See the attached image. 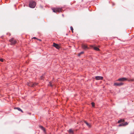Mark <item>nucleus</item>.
Listing matches in <instances>:
<instances>
[{
  "label": "nucleus",
  "instance_id": "1",
  "mask_svg": "<svg viewBox=\"0 0 134 134\" xmlns=\"http://www.w3.org/2000/svg\"><path fill=\"white\" fill-rule=\"evenodd\" d=\"M36 5V3L33 1H31L29 2V7L31 8H34Z\"/></svg>",
  "mask_w": 134,
  "mask_h": 134
},
{
  "label": "nucleus",
  "instance_id": "2",
  "mask_svg": "<svg viewBox=\"0 0 134 134\" xmlns=\"http://www.w3.org/2000/svg\"><path fill=\"white\" fill-rule=\"evenodd\" d=\"M52 10L53 12L55 13L60 12H62V9L59 8H52Z\"/></svg>",
  "mask_w": 134,
  "mask_h": 134
},
{
  "label": "nucleus",
  "instance_id": "3",
  "mask_svg": "<svg viewBox=\"0 0 134 134\" xmlns=\"http://www.w3.org/2000/svg\"><path fill=\"white\" fill-rule=\"evenodd\" d=\"M9 41L11 43V44L12 45L15 44L16 43V41L13 38L10 40Z\"/></svg>",
  "mask_w": 134,
  "mask_h": 134
},
{
  "label": "nucleus",
  "instance_id": "4",
  "mask_svg": "<svg viewBox=\"0 0 134 134\" xmlns=\"http://www.w3.org/2000/svg\"><path fill=\"white\" fill-rule=\"evenodd\" d=\"M53 46L58 49L60 48V47L59 45L55 43H53Z\"/></svg>",
  "mask_w": 134,
  "mask_h": 134
},
{
  "label": "nucleus",
  "instance_id": "5",
  "mask_svg": "<svg viewBox=\"0 0 134 134\" xmlns=\"http://www.w3.org/2000/svg\"><path fill=\"white\" fill-rule=\"evenodd\" d=\"M123 84L124 83L122 82H120V83H118L116 82L114 84V86H119L123 85Z\"/></svg>",
  "mask_w": 134,
  "mask_h": 134
},
{
  "label": "nucleus",
  "instance_id": "6",
  "mask_svg": "<svg viewBox=\"0 0 134 134\" xmlns=\"http://www.w3.org/2000/svg\"><path fill=\"white\" fill-rule=\"evenodd\" d=\"M95 78L97 80H101L103 79V77L101 76H96L95 77Z\"/></svg>",
  "mask_w": 134,
  "mask_h": 134
},
{
  "label": "nucleus",
  "instance_id": "7",
  "mask_svg": "<svg viewBox=\"0 0 134 134\" xmlns=\"http://www.w3.org/2000/svg\"><path fill=\"white\" fill-rule=\"evenodd\" d=\"M127 80L126 78L125 77L119 79L118 80L119 81H124Z\"/></svg>",
  "mask_w": 134,
  "mask_h": 134
},
{
  "label": "nucleus",
  "instance_id": "8",
  "mask_svg": "<svg viewBox=\"0 0 134 134\" xmlns=\"http://www.w3.org/2000/svg\"><path fill=\"white\" fill-rule=\"evenodd\" d=\"M84 123L89 128H90L91 127V125L88 123L87 121H84Z\"/></svg>",
  "mask_w": 134,
  "mask_h": 134
},
{
  "label": "nucleus",
  "instance_id": "9",
  "mask_svg": "<svg viewBox=\"0 0 134 134\" xmlns=\"http://www.w3.org/2000/svg\"><path fill=\"white\" fill-rule=\"evenodd\" d=\"M37 83H34L32 84L31 85H30V83H28L27 84V85L29 86H30L31 87H34V86H35V85H37Z\"/></svg>",
  "mask_w": 134,
  "mask_h": 134
},
{
  "label": "nucleus",
  "instance_id": "10",
  "mask_svg": "<svg viewBox=\"0 0 134 134\" xmlns=\"http://www.w3.org/2000/svg\"><path fill=\"white\" fill-rule=\"evenodd\" d=\"M39 127L44 131V132H45L46 130L45 128L44 127L41 126H40Z\"/></svg>",
  "mask_w": 134,
  "mask_h": 134
},
{
  "label": "nucleus",
  "instance_id": "11",
  "mask_svg": "<svg viewBox=\"0 0 134 134\" xmlns=\"http://www.w3.org/2000/svg\"><path fill=\"white\" fill-rule=\"evenodd\" d=\"M14 109H16L18 110L21 111L22 113H23V111L19 108V107H15L14 108Z\"/></svg>",
  "mask_w": 134,
  "mask_h": 134
},
{
  "label": "nucleus",
  "instance_id": "12",
  "mask_svg": "<svg viewBox=\"0 0 134 134\" xmlns=\"http://www.w3.org/2000/svg\"><path fill=\"white\" fill-rule=\"evenodd\" d=\"M82 47L83 49H86L88 48L87 46L84 44L82 46Z\"/></svg>",
  "mask_w": 134,
  "mask_h": 134
},
{
  "label": "nucleus",
  "instance_id": "13",
  "mask_svg": "<svg viewBox=\"0 0 134 134\" xmlns=\"http://www.w3.org/2000/svg\"><path fill=\"white\" fill-rule=\"evenodd\" d=\"M69 133L71 134H73L74 132L71 129H70L69 131Z\"/></svg>",
  "mask_w": 134,
  "mask_h": 134
},
{
  "label": "nucleus",
  "instance_id": "14",
  "mask_svg": "<svg viewBox=\"0 0 134 134\" xmlns=\"http://www.w3.org/2000/svg\"><path fill=\"white\" fill-rule=\"evenodd\" d=\"M124 121V119H121L119 120L118 121V123H120L123 122Z\"/></svg>",
  "mask_w": 134,
  "mask_h": 134
},
{
  "label": "nucleus",
  "instance_id": "15",
  "mask_svg": "<svg viewBox=\"0 0 134 134\" xmlns=\"http://www.w3.org/2000/svg\"><path fill=\"white\" fill-rule=\"evenodd\" d=\"M48 86L52 87L53 86V84L51 82H49V84L48 85Z\"/></svg>",
  "mask_w": 134,
  "mask_h": 134
},
{
  "label": "nucleus",
  "instance_id": "16",
  "mask_svg": "<svg viewBox=\"0 0 134 134\" xmlns=\"http://www.w3.org/2000/svg\"><path fill=\"white\" fill-rule=\"evenodd\" d=\"M94 49L96 51H98L99 50V49L97 47H94Z\"/></svg>",
  "mask_w": 134,
  "mask_h": 134
},
{
  "label": "nucleus",
  "instance_id": "17",
  "mask_svg": "<svg viewBox=\"0 0 134 134\" xmlns=\"http://www.w3.org/2000/svg\"><path fill=\"white\" fill-rule=\"evenodd\" d=\"M128 124V123L127 122H125V123H123L124 126H125L127 125Z\"/></svg>",
  "mask_w": 134,
  "mask_h": 134
},
{
  "label": "nucleus",
  "instance_id": "18",
  "mask_svg": "<svg viewBox=\"0 0 134 134\" xmlns=\"http://www.w3.org/2000/svg\"><path fill=\"white\" fill-rule=\"evenodd\" d=\"M83 53H84L83 52H82L79 53V54H78V56H79L81 55V54H83Z\"/></svg>",
  "mask_w": 134,
  "mask_h": 134
},
{
  "label": "nucleus",
  "instance_id": "19",
  "mask_svg": "<svg viewBox=\"0 0 134 134\" xmlns=\"http://www.w3.org/2000/svg\"><path fill=\"white\" fill-rule=\"evenodd\" d=\"M70 29L71 30L72 33H73V28L72 26H71L70 27Z\"/></svg>",
  "mask_w": 134,
  "mask_h": 134
},
{
  "label": "nucleus",
  "instance_id": "20",
  "mask_svg": "<svg viewBox=\"0 0 134 134\" xmlns=\"http://www.w3.org/2000/svg\"><path fill=\"white\" fill-rule=\"evenodd\" d=\"M119 126H124L123 123H122L120 124L119 125Z\"/></svg>",
  "mask_w": 134,
  "mask_h": 134
},
{
  "label": "nucleus",
  "instance_id": "21",
  "mask_svg": "<svg viewBox=\"0 0 134 134\" xmlns=\"http://www.w3.org/2000/svg\"><path fill=\"white\" fill-rule=\"evenodd\" d=\"M91 104L92 107H94V103L93 102L91 103Z\"/></svg>",
  "mask_w": 134,
  "mask_h": 134
},
{
  "label": "nucleus",
  "instance_id": "22",
  "mask_svg": "<svg viewBox=\"0 0 134 134\" xmlns=\"http://www.w3.org/2000/svg\"><path fill=\"white\" fill-rule=\"evenodd\" d=\"M0 61L2 62H3V59L1 58L0 59Z\"/></svg>",
  "mask_w": 134,
  "mask_h": 134
},
{
  "label": "nucleus",
  "instance_id": "23",
  "mask_svg": "<svg viewBox=\"0 0 134 134\" xmlns=\"http://www.w3.org/2000/svg\"><path fill=\"white\" fill-rule=\"evenodd\" d=\"M43 77V76H41V77H40V79H42Z\"/></svg>",
  "mask_w": 134,
  "mask_h": 134
},
{
  "label": "nucleus",
  "instance_id": "24",
  "mask_svg": "<svg viewBox=\"0 0 134 134\" xmlns=\"http://www.w3.org/2000/svg\"><path fill=\"white\" fill-rule=\"evenodd\" d=\"M33 38H36V37H34Z\"/></svg>",
  "mask_w": 134,
  "mask_h": 134
},
{
  "label": "nucleus",
  "instance_id": "25",
  "mask_svg": "<svg viewBox=\"0 0 134 134\" xmlns=\"http://www.w3.org/2000/svg\"><path fill=\"white\" fill-rule=\"evenodd\" d=\"M39 41H41V40H40V39H39Z\"/></svg>",
  "mask_w": 134,
  "mask_h": 134
},
{
  "label": "nucleus",
  "instance_id": "26",
  "mask_svg": "<svg viewBox=\"0 0 134 134\" xmlns=\"http://www.w3.org/2000/svg\"><path fill=\"white\" fill-rule=\"evenodd\" d=\"M133 81V80H131V81Z\"/></svg>",
  "mask_w": 134,
  "mask_h": 134
},
{
  "label": "nucleus",
  "instance_id": "27",
  "mask_svg": "<svg viewBox=\"0 0 134 134\" xmlns=\"http://www.w3.org/2000/svg\"><path fill=\"white\" fill-rule=\"evenodd\" d=\"M62 15H63V16H64L63 14H62Z\"/></svg>",
  "mask_w": 134,
  "mask_h": 134
}]
</instances>
